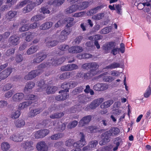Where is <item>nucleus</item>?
Returning a JSON list of instances; mask_svg holds the SVG:
<instances>
[{
    "label": "nucleus",
    "instance_id": "57",
    "mask_svg": "<svg viewBox=\"0 0 151 151\" xmlns=\"http://www.w3.org/2000/svg\"><path fill=\"white\" fill-rule=\"evenodd\" d=\"M90 68L96 70L99 67V65L96 62L90 63Z\"/></svg>",
    "mask_w": 151,
    "mask_h": 151
},
{
    "label": "nucleus",
    "instance_id": "10",
    "mask_svg": "<svg viewBox=\"0 0 151 151\" xmlns=\"http://www.w3.org/2000/svg\"><path fill=\"white\" fill-rule=\"evenodd\" d=\"M36 147L39 151H47L48 150L47 146L44 141L38 142L37 145Z\"/></svg>",
    "mask_w": 151,
    "mask_h": 151
},
{
    "label": "nucleus",
    "instance_id": "7",
    "mask_svg": "<svg viewBox=\"0 0 151 151\" xmlns=\"http://www.w3.org/2000/svg\"><path fill=\"white\" fill-rule=\"evenodd\" d=\"M78 66L76 64H70L62 66L61 67V70L63 71H71L77 69Z\"/></svg>",
    "mask_w": 151,
    "mask_h": 151
},
{
    "label": "nucleus",
    "instance_id": "26",
    "mask_svg": "<svg viewBox=\"0 0 151 151\" xmlns=\"http://www.w3.org/2000/svg\"><path fill=\"white\" fill-rule=\"evenodd\" d=\"M32 103L31 101H27L23 102L19 104V109H23L31 105Z\"/></svg>",
    "mask_w": 151,
    "mask_h": 151
},
{
    "label": "nucleus",
    "instance_id": "29",
    "mask_svg": "<svg viewBox=\"0 0 151 151\" xmlns=\"http://www.w3.org/2000/svg\"><path fill=\"white\" fill-rule=\"evenodd\" d=\"M102 135L104 137L102 138V140L100 141L99 144L100 145H105L107 142H108L109 141V138L110 137H109L108 135L105 134V132L102 134Z\"/></svg>",
    "mask_w": 151,
    "mask_h": 151
},
{
    "label": "nucleus",
    "instance_id": "11",
    "mask_svg": "<svg viewBox=\"0 0 151 151\" xmlns=\"http://www.w3.org/2000/svg\"><path fill=\"white\" fill-rule=\"evenodd\" d=\"M120 132L119 129L117 127L112 128L108 131L105 132V134L109 137L114 136L117 135Z\"/></svg>",
    "mask_w": 151,
    "mask_h": 151
},
{
    "label": "nucleus",
    "instance_id": "9",
    "mask_svg": "<svg viewBox=\"0 0 151 151\" xmlns=\"http://www.w3.org/2000/svg\"><path fill=\"white\" fill-rule=\"evenodd\" d=\"M61 94L56 97V100L58 101L64 100L67 99L69 96V95L67 92L65 90H62L59 92Z\"/></svg>",
    "mask_w": 151,
    "mask_h": 151
},
{
    "label": "nucleus",
    "instance_id": "48",
    "mask_svg": "<svg viewBox=\"0 0 151 151\" xmlns=\"http://www.w3.org/2000/svg\"><path fill=\"white\" fill-rule=\"evenodd\" d=\"M71 29L67 27V28H65L64 29L62 30L61 33L65 37H67V36L71 33Z\"/></svg>",
    "mask_w": 151,
    "mask_h": 151
},
{
    "label": "nucleus",
    "instance_id": "41",
    "mask_svg": "<svg viewBox=\"0 0 151 151\" xmlns=\"http://www.w3.org/2000/svg\"><path fill=\"white\" fill-rule=\"evenodd\" d=\"M84 88V86H82L78 87L73 91L72 94L73 95H75L78 93L82 92Z\"/></svg>",
    "mask_w": 151,
    "mask_h": 151
},
{
    "label": "nucleus",
    "instance_id": "43",
    "mask_svg": "<svg viewBox=\"0 0 151 151\" xmlns=\"http://www.w3.org/2000/svg\"><path fill=\"white\" fill-rule=\"evenodd\" d=\"M65 21L68 23L67 25L68 27H71L74 24V19L73 18H66L65 19Z\"/></svg>",
    "mask_w": 151,
    "mask_h": 151
},
{
    "label": "nucleus",
    "instance_id": "23",
    "mask_svg": "<svg viewBox=\"0 0 151 151\" xmlns=\"http://www.w3.org/2000/svg\"><path fill=\"white\" fill-rule=\"evenodd\" d=\"M26 35L25 40L28 42L30 41L36 36V33L35 32H27L25 33Z\"/></svg>",
    "mask_w": 151,
    "mask_h": 151
},
{
    "label": "nucleus",
    "instance_id": "6",
    "mask_svg": "<svg viewBox=\"0 0 151 151\" xmlns=\"http://www.w3.org/2000/svg\"><path fill=\"white\" fill-rule=\"evenodd\" d=\"M23 148L26 151H32L34 149L33 143L31 141H25L22 144Z\"/></svg>",
    "mask_w": 151,
    "mask_h": 151
},
{
    "label": "nucleus",
    "instance_id": "49",
    "mask_svg": "<svg viewBox=\"0 0 151 151\" xmlns=\"http://www.w3.org/2000/svg\"><path fill=\"white\" fill-rule=\"evenodd\" d=\"M78 122L76 120H74L70 122L67 126V128L69 129H71L76 127L78 124Z\"/></svg>",
    "mask_w": 151,
    "mask_h": 151
},
{
    "label": "nucleus",
    "instance_id": "42",
    "mask_svg": "<svg viewBox=\"0 0 151 151\" xmlns=\"http://www.w3.org/2000/svg\"><path fill=\"white\" fill-rule=\"evenodd\" d=\"M89 2L88 1H84L82 2L79 6H78V9L83 10L87 8L89 5Z\"/></svg>",
    "mask_w": 151,
    "mask_h": 151
},
{
    "label": "nucleus",
    "instance_id": "21",
    "mask_svg": "<svg viewBox=\"0 0 151 151\" xmlns=\"http://www.w3.org/2000/svg\"><path fill=\"white\" fill-rule=\"evenodd\" d=\"M10 138L11 139L15 142H21L23 139V137L19 134H13Z\"/></svg>",
    "mask_w": 151,
    "mask_h": 151
},
{
    "label": "nucleus",
    "instance_id": "15",
    "mask_svg": "<svg viewBox=\"0 0 151 151\" xmlns=\"http://www.w3.org/2000/svg\"><path fill=\"white\" fill-rule=\"evenodd\" d=\"M78 9V5L75 4L71 6L65 10V13L67 14H69L75 12Z\"/></svg>",
    "mask_w": 151,
    "mask_h": 151
},
{
    "label": "nucleus",
    "instance_id": "32",
    "mask_svg": "<svg viewBox=\"0 0 151 151\" xmlns=\"http://www.w3.org/2000/svg\"><path fill=\"white\" fill-rule=\"evenodd\" d=\"M45 17L42 14L37 15L32 17L31 21L32 22L37 21L43 19Z\"/></svg>",
    "mask_w": 151,
    "mask_h": 151
},
{
    "label": "nucleus",
    "instance_id": "31",
    "mask_svg": "<svg viewBox=\"0 0 151 151\" xmlns=\"http://www.w3.org/2000/svg\"><path fill=\"white\" fill-rule=\"evenodd\" d=\"M17 14V12L16 11H9L8 12L6 15V18L7 19L10 20L14 17Z\"/></svg>",
    "mask_w": 151,
    "mask_h": 151
},
{
    "label": "nucleus",
    "instance_id": "59",
    "mask_svg": "<svg viewBox=\"0 0 151 151\" xmlns=\"http://www.w3.org/2000/svg\"><path fill=\"white\" fill-rule=\"evenodd\" d=\"M67 38V37H65L61 33L60 35L58 36V39L59 40V42H63L66 40Z\"/></svg>",
    "mask_w": 151,
    "mask_h": 151
},
{
    "label": "nucleus",
    "instance_id": "36",
    "mask_svg": "<svg viewBox=\"0 0 151 151\" xmlns=\"http://www.w3.org/2000/svg\"><path fill=\"white\" fill-rule=\"evenodd\" d=\"M59 42L57 40H49L46 43V45L48 47H50L55 46L57 45Z\"/></svg>",
    "mask_w": 151,
    "mask_h": 151
},
{
    "label": "nucleus",
    "instance_id": "58",
    "mask_svg": "<svg viewBox=\"0 0 151 151\" xmlns=\"http://www.w3.org/2000/svg\"><path fill=\"white\" fill-rule=\"evenodd\" d=\"M79 98L81 99V102L84 103L87 101V97L84 94H82L79 96Z\"/></svg>",
    "mask_w": 151,
    "mask_h": 151
},
{
    "label": "nucleus",
    "instance_id": "19",
    "mask_svg": "<svg viewBox=\"0 0 151 151\" xmlns=\"http://www.w3.org/2000/svg\"><path fill=\"white\" fill-rule=\"evenodd\" d=\"M42 111L41 108H38L31 110L28 114V116L29 117H33L37 115L40 114Z\"/></svg>",
    "mask_w": 151,
    "mask_h": 151
},
{
    "label": "nucleus",
    "instance_id": "53",
    "mask_svg": "<svg viewBox=\"0 0 151 151\" xmlns=\"http://www.w3.org/2000/svg\"><path fill=\"white\" fill-rule=\"evenodd\" d=\"M151 86L149 85L144 93V96L145 98L149 97L151 94Z\"/></svg>",
    "mask_w": 151,
    "mask_h": 151
},
{
    "label": "nucleus",
    "instance_id": "22",
    "mask_svg": "<svg viewBox=\"0 0 151 151\" xmlns=\"http://www.w3.org/2000/svg\"><path fill=\"white\" fill-rule=\"evenodd\" d=\"M114 103L112 100H109L102 103L100 107L102 109H106L109 107Z\"/></svg>",
    "mask_w": 151,
    "mask_h": 151
},
{
    "label": "nucleus",
    "instance_id": "20",
    "mask_svg": "<svg viewBox=\"0 0 151 151\" xmlns=\"http://www.w3.org/2000/svg\"><path fill=\"white\" fill-rule=\"evenodd\" d=\"M39 48V47L37 45H32L27 49L26 53L28 55L32 54L37 52Z\"/></svg>",
    "mask_w": 151,
    "mask_h": 151
},
{
    "label": "nucleus",
    "instance_id": "25",
    "mask_svg": "<svg viewBox=\"0 0 151 151\" xmlns=\"http://www.w3.org/2000/svg\"><path fill=\"white\" fill-rule=\"evenodd\" d=\"M35 86V83L31 81L27 83L25 86L24 91L25 92L30 91Z\"/></svg>",
    "mask_w": 151,
    "mask_h": 151
},
{
    "label": "nucleus",
    "instance_id": "62",
    "mask_svg": "<svg viewBox=\"0 0 151 151\" xmlns=\"http://www.w3.org/2000/svg\"><path fill=\"white\" fill-rule=\"evenodd\" d=\"M65 0H55V6H60L65 1Z\"/></svg>",
    "mask_w": 151,
    "mask_h": 151
},
{
    "label": "nucleus",
    "instance_id": "52",
    "mask_svg": "<svg viewBox=\"0 0 151 151\" xmlns=\"http://www.w3.org/2000/svg\"><path fill=\"white\" fill-rule=\"evenodd\" d=\"M43 126L46 127L50 126L51 125V121L50 119L44 120L43 122Z\"/></svg>",
    "mask_w": 151,
    "mask_h": 151
},
{
    "label": "nucleus",
    "instance_id": "56",
    "mask_svg": "<svg viewBox=\"0 0 151 151\" xmlns=\"http://www.w3.org/2000/svg\"><path fill=\"white\" fill-rule=\"evenodd\" d=\"M74 143L73 140L70 139L66 141L65 145L66 146L71 148L72 147H73V144Z\"/></svg>",
    "mask_w": 151,
    "mask_h": 151
},
{
    "label": "nucleus",
    "instance_id": "17",
    "mask_svg": "<svg viewBox=\"0 0 151 151\" xmlns=\"http://www.w3.org/2000/svg\"><path fill=\"white\" fill-rule=\"evenodd\" d=\"M53 25V23L51 22H47L44 23L40 26V29L45 30L49 29Z\"/></svg>",
    "mask_w": 151,
    "mask_h": 151
},
{
    "label": "nucleus",
    "instance_id": "51",
    "mask_svg": "<svg viewBox=\"0 0 151 151\" xmlns=\"http://www.w3.org/2000/svg\"><path fill=\"white\" fill-rule=\"evenodd\" d=\"M20 115V111H15L12 112L11 118L13 119H15L18 118Z\"/></svg>",
    "mask_w": 151,
    "mask_h": 151
},
{
    "label": "nucleus",
    "instance_id": "38",
    "mask_svg": "<svg viewBox=\"0 0 151 151\" xmlns=\"http://www.w3.org/2000/svg\"><path fill=\"white\" fill-rule=\"evenodd\" d=\"M103 81L105 82H111L113 81L115 78L114 77L110 76H106L102 78Z\"/></svg>",
    "mask_w": 151,
    "mask_h": 151
},
{
    "label": "nucleus",
    "instance_id": "64",
    "mask_svg": "<svg viewBox=\"0 0 151 151\" xmlns=\"http://www.w3.org/2000/svg\"><path fill=\"white\" fill-rule=\"evenodd\" d=\"M109 85L107 83H101V91H104L108 88Z\"/></svg>",
    "mask_w": 151,
    "mask_h": 151
},
{
    "label": "nucleus",
    "instance_id": "54",
    "mask_svg": "<svg viewBox=\"0 0 151 151\" xmlns=\"http://www.w3.org/2000/svg\"><path fill=\"white\" fill-rule=\"evenodd\" d=\"M29 24H26L22 26L19 29V31L21 32H24L29 30Z\"/></svg>",
    "mask_w": 151,
    "mask_h": 151
},
{
    "label": "nucleus",
    "instance_id": "46",
    "mask_svg": "<svg viewBox=\"0 0 151 151\" xmlns=\"http://www.w3.org/2000/svg\"><path fill=\"white\" fill-rule=\"evenodd\" d=\"M36 56L40 58L43 61L47 57V55L42 52H40L36 54Z\"/></svg>",
    "mask_w": 151,
    "mask_h": 151
},
{
    "label": "nucleus",
    "instance_id": "30",
    "mask_svg": "<svg viewBox=\"0 0 151 151\" xmlns=\"http://www.w3.org/2000/svg\"><path fill=\"white\" fill-rule=\"evenodd\" d=\"M73 73L67 72L63 73L60 76V78L61 80L68 78L72 77L73 75Z\"/></svg>",
    "mask_w": 151,
    "mask_h": 151
},
{
    "label": "nucleus",
    "instance_id": "12",
    "mask_svg": "<svg viewBox=\"0 0 151 151\" xmlns=\"http://www.w3.org/2000/svg\"><path fill=\"white\" fill-rule=\"evenodd\" d=\"M12 72V69L8 68L3 71L0 74V78L2 80L7 78Z\"/></svg>",
    "mask_w": 151,
    "mask_h": 151
},
{
    "label": "nucleus",
    "instance_id": "45",
    "mask_svg": "<svg viewBox=\"0 0 151 151\" xmlns=\"http://www.w3.org/2000/svg\"><path fill=\"white\" fill-rule=\"evenodd\" d=\"M112 28L110 26L105 27L101 30L99 33L101 34H105L109 33L111 30Z\"/></svg>",
    "mask_w": 151,
    "mask_h": 151
},
{
    "label": "nucleus",
    "instance_id": "18",
    "mask_svg": "<svg viewBox=\"0 0 151 151\" xmlns=\"http://www.w3.org/2000/svg\"><path fill=\"white\" fill-rule=\"evenodd\" d=\"M91 117L90 115H88L83 117L79 122V125L80 126H83L84 124L88 123L91 121Z\"/></svg>",
    "mask_w": 151,
    "mask_h": 151
},
{
    "label": "nucleus",
    "instance_id": "34",
    "mask_svg": "<svg viewBox=\"0 0 151 151\" xmlns=\"http://www.w3.org/2000/svg\"><path fill=\"white\" fill-rule=\"evenodd\" d=\"M120 64L116 62H114L109 65L106 66L105 68L108 69H114L116 68H119L120 67Z\"/></svg>",
    "mask_w": 151,
    "mask_h": 151
},
{
    "label": "nucleus",
    "instance_id": "27",
    "mask_svg": "<svg viewBox=\"0 0 151 151\" xmlns=\"http://www.w3.org/2000/svg\"><path fill=\"white\" fill-rule=\"evenodd\" d=\"M37 83L39 87L37 90L39 91H43L47 86L45 84L44 81H38Z\"/></svg>",
    "mask_w": 151,
    "mask_h": 151
},
{
    "label": "nucleus",
    "instance_id": "61",
    "mask_svg": "<svg viewBox=\"0 0 151 151\" xmlns=\"http://www.w3.org/2000/svg\"><path fill=\"white\" fill-rule=\"evenodd\" d=\"M23 58L22 55H17L16 56L15 61L17 63H19L22 61Z\"/></svg>",
    "mask_w": 151,
    "mask_h": 151
},
{
    "label": "nucleus",
    "instance_id": "28",
    "mask_svg": "<svg viewBox=\"0 0 151 151\" xmlns=\"http://www.w3.org/2000/svg\"><path fill=\"white\" fill-rule=\"evenodd\" d=\"M58 89V88L54 86H49L46 90V92L48 94L54 93Z\"/></svg>",
    "mask_w": 151,
    "mask_h": 151
},
{
    "label": "nucleus",
    "instance_id": "8",
    "mask_svg": "<svg viewBox=\"0 0 151 151\" xmlns=\"http://www.w3.org/2000/svg\"><path fill=\"white\" fill-rule=\"evenodd\" d=\"M20 39L19 37L16 35H13L10 37L9 41L12 45L16 46L19 43Z\"/></svg>",
    "mask_w": 151,
    "mask_h": 151
},
{
    "label": "nucleus",
    "instance_id": "63",
    "mask_svg": "<svg viewBox=\"0 0 151 151\" xmlns=\"http://www.w3.org/2000/svg\"><path fill=\"white\" fill-rule=\"evenodd\" d=\"M15 49L12 48L8 50L6 52V54L7 56H10L14 53Z\"/></svg>",
    "mask_w": 151,
    "mask_h": 151
},
{
    "label": "nucleus",
    "instance_id": "24",
    "mask_svg": "<svg viewBox=\"0 0 151 151\" xmlns=\"http://www.w3.org/2000/svg\"><path fill=\"white\" fill-rule=\"evenodd\" d=\"M27 6L23 9V12L24 13H26L30 12L33 9L34 6L32 2L30 1L29 4H27Z\"/></svg>",
    "mask_w": 151,
    "mask_h": 151
},
{
    "label": "nucleus",
    "instance_id": "60",
    "mask_svg": "<svg viewBox=\"0 0 151 151\" xmlns=\"http://www.w3.org/2000/svg\"><path fill=\"white\" fill-rule=\"evenodd\" d=\"M27 44L26 42H23L21 43L19 48V50H23L27 48Z\"/></svg>",
    "mask_w": 151,
    "mask_h": 151
},
{
    "label": "nucleus",
    "instance_id": "50",
    "mask_svg": "<svg viewBox=\"0 0 151 151\" xmlns=\"http://www.w3.org/2000/svg\"><path fill=\"white\" fill-rule=\"evenodd\" d=\"M87 131L91 133H94L96 132L98 130L97 128L94 126H89L87 127Z\"/></svg>",
    "mask_w": 151,
    "mask_h": 151
},
{
    "label": "nucleus",
    "instance_id": "2",
    "mask_svg": "<svg viewBox=\"0 0 151 151\" xmlns=\"http://www.w3.org/2000/svg\"><path fill=\"white\" fill-rule=\"evenodd\" d=\"M104 99L103 98H100L95 99L90 104L87 105L86 107L87 110L95 109L104 101Z\"/></svg>",
    "mask_w": 151,
    "mask_h": 151
},
{
    "label": "nucleus",
    "instance_id": "16",
    "mask_svg": "<svg viewBox=\"0 0 151 151\" xmlns=\"http://www.w3.org/2000/svg\"><path fill=\"white\" fill-rule=\"evenodd\" d=\"M24 97V94L22 93H17L14 94L12 97L14 101L18 102L22 100Z\"/></svg>",
    "mask_w": 151,
    "mask_h": 151
},
{
    "label": "nucleus",
    "instance_id": "39",
    "mask_svg": "<svg viewBox=\"0 0 151 151\" xmlns=\"http://www.w3.org/2000/svg\"><path fill=\"white\" fill-rule=\"evenodd\" d=\"M86 144V141L79 140L76 143H74L73 147L78 148L81 147Z\"/></svg>",
    "mask_w": 151,
    "mask_h": 151
},
{
    "label": "nucleus",
    "instance_id": "13",
    "mask_svg": "<svg viewBox=\"0 0 151 151\" xmlns=\"http://www.w3.org/2000/svg\"><path fill=\"white\" fill-rule=\"evenodd\" d=\"M116 46V43L113 42H110L104 45L103 49L106 53L110 52V50L114 48Z\"/></svg>",
    "mask_w": 151,
    "mask_h": 151
},
{
    "label": "nucleus",
    "instance_id": "4",
    "mask_svg": "<svg viewBox=\"0 0 151 151\" xmlns=\"http://www.w3.org/2000/svg\"><path fill=\"white\" fill-rule=\"evenodd\" d=\"M50 131L46 129L39 130L34 133L36 138L39 139L43 138L49 133Z\"/></svg>",
    "mask_w": 151,
    "mask_h": 151
},
{
    "label": "nucleus",
    "instance_id": "14",
    "mask_svg": "<svg viewBox=\"0 0 151 151\" xmlns=\"http://www.w3.org/2000/svg\"><path fill=\"white\" fill-rule=\"evenodd\" d=\"M83 49L82 47L79 46H73L69 48L68 51L73 53H77L82 52Z\"/></svg>",
    "mask_w": 151,
    "mask_h": 151
},
{
    "label": "nucleus",
    "instance_id": "1",
    "mask_svg": "<svg viewBox=\"0 0 151 151\" xmlns=\"http://www.w3.org/2000/svg\"><path fill=\"white\" fill-rule=\"evenodd\" d=\"M37 69L33 70L29 73L27 75L25 76L24 79L27 80L32 79L43 72V68H39L38 66L37 67Z\"/></svg>",
    "mask_w": 151,
    "mask_h": 151
},
{
    "label": "nucleus",
    "instance_id": "37",
    "mask_svg": "<svg viewBox=\"0 0 151 151\" xmlns=\"http://www.w3.org/2000/svg\"><path fill=\"white\" fill-rule=\"evenodd\" d=\"M10 147V145L7 142H3L1 144V148L3 151H7Z\"/></svg>",
    "mask_w": 151,
    "mask_h": 151
},
{
    "label": "nucleus",
    "instance_id": "5",
    "mask_svg": "<svg viewBox=\"0 0 151 151\" xmlns=\"http://www.w3.org/2000/svg\"><path fill=\"white\" fill-rule=\"evenodd\" d=\"M77 83L75 81H72L68 83H65L62 85L61 87L67 92H68L69 89L75 87L77 85Z\"/></svg>",
    "mask_w": 151,
    "mask_h": 151
},
{
    "label": "nucleus",
    "instance_id": "33",
    "mask_svg": "<svg viewBox=\"0 0 151 151\" xmlns=\"http://www.w3.org/2000/svg\"><path fill=\"white\" fill-rule=\"evenodd\" d=\"M64 136V134L63 133H58L52 135L50 137L51 140H56L60 138H62Z\"/></svg>",
    "mask_w": 151,
    "mask_h": 151
},
{
    "label": "nucleus",
    "instance_id": "40",
    "mask_svg": "<svg viewBox=\"0 0 151 151\" xmlns=\"http://www.w3.org/2000/svg\"><path fill=\"white\" fill-rule=\"evenodd\" d=\"M105 14L104 13H98L93 16L92 17V19L94 20H99L102 19L104 16Z\"/></svg>",
    "mask_w": 151,
    "mask_h": 151
},
{
    "label": "nucleus",
    "instance_id": "55",
    "mask_svg": "<svg viewBox=\"0 0 151 151\" xmlns=\"http://www.w3.org/2000/svg\"><path fill=\"white\" fill-rule=\"evenodd\" d=\"M58 48L63 51H65L69 49V46L66 45H62L59 46Z\"/></svg>",
    "mask_w": 151,
    "mask_h": 151
},
{
    "label": "nucleus",
    "instance_id": "47",
    "mask_svg": "<svg viewBox=\"0 0 151 151\" xmlns=\"http://www.w3.org/2000/svg\"><path fill=\"white\" fill-rule=\"evenodd\" d=\"M29 2H30V1L29 0H24L23 1H22L19 2L17 4V8H22L27 4H29Z\"/></svg>",
    "mask_w": 151,
    "mask_h": 151
},
{
    "label": "nucleus",
    "instance_id": "35",
    "mask_svg": "<svg viewBox=\"0 0 151 151\" xmlns=\"http://www.w3.org/2000/svg\"><path fill=\"white\" fill-rule=\"evenodd\" d=\"M25 124L24 121L22 119L18 120L14 122L15 126L18 128H21L23 127Z\"/></svg>",
    "mask_w": 151,
    "mask_h": 151
},
{
    "label": "nucleus",
    "instance_id": "44",
    "mask_svg": "<svg viewBox=\"0 0 151 151\" xmlns=\"http://www.w3.org/2000/svg\"><path fill=\"white\" fill-rule=\"evenodd\" d=\"M64 114L63 113H55L50 115V117L52 119H58L62 117Z\"/></svg>",
    "mask_w": 151,
    "mask_h": 151
},
{
    "label": "nucleus",
    "instance_id": "3",
    "mask_svg": "<svg viewBox=\"0 0 151 151\" xmlns=\"http://www.w3.org/2000/svg\"><path fill=\"white\" fill-rule=\"evenodd\" d=\"M52 65V66H56L58 65L56 58H52L48 61L38 65L39 68H48Z\"/></svg>",
    "mask_w": 151,
    "mask_h": 151
}]
</instances>
